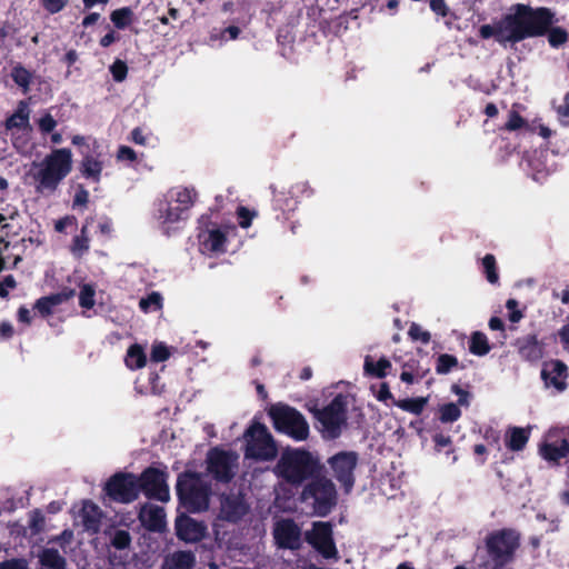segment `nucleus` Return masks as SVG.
<instances>
[{"instance_id": "obj_36", "label": "nucleus", "mask_w": 569, "mask_h": 569, "mask_svg": "<svg viewBox=\"0 0 569 569\" xmlns=\"http://www.w3.org/2000/svg\"><path fill=\"white\" fill-rule=\"evenodd\" d=\"M491 350L487 336L481 331H475L469 340V351L475 356H486Z\"/></svg>"}, {"instance_id": "obj_11", "label": "nucleus", "mask_w": 569, "mask_h": 569, "mask_svg": "<svg viewBox=\"0 0 569 569\" xmlns=\"http://www.w3.org/2000/svg\"><path fill=\"white\" fill-rule=\"evenodd\" d=\"M519 546V538L515 531L501 530L492 533L487 540L489 556L501 567L509 562Z\"/></svg>"}, {"instance_id": "obj_49", "label": "nucleus", "mask_w": 569, "mask_h": 569, "mask_svg": "<svg viewBox=\"0 0 569 569\" xmlns=\"http://www.w3.org/2000/svg\"><path fill=\"white\" fill-rule=\"evenodd\" d=\"M170 350L163 342L154 343L151 348L150 359L152 362H163L169 359Z\"/></svg>"}, {"instance_id": "obj_2", "label": "nucleus", "mask_w": 569, "mask_h": 569, "mask_svg": "<svg viewBox=\"0 0 569 569\" xmlns=\"http://www.w3.org/2000/svg\"><path fill=\"white\" fill-rule=\"evenodd\" d=\"M73 168L72 151L54 148L39 162H32V178L38 192L53 193Z\"/></svg>"}, {"instance_id": "obj_64", "label": "nucleus", "mask_w": 569, "mask_h": 569, "mask_svg": "<svg viewBox=\"0 0 569 569\" xmlns=\"http://www.w3.org/2000/svg\"><path fill=\"white\" fill-rule=\"evenodd\" d=\"M18 320L20 322H23L26 325H30L31 321H32V317H31V312L28 308H26L24 306H21L19 309H18Z\"/></svg>"}, {"instance_id": "obj_35", "label": "nucleus", "mask_w": 569, "mask_h": 569, "mask_svg": "<svg viewBox=\"0 0 569 569\" xmlns=\"http://www.w3.org/2000/svg\"><path fill=\"white\" fill-rule=\"evenodd\" d=\"M82 520L87 530H91L93 532L98 531L100 523V510L92 502H84L82 507Z\"/></svg>"}, {"instance_id": "obj_9", "label": "nucleus", "mask_w": 569, "mask_h": 569, "mask_svg": "<svg viewBox=\"0 0 569 569\" xmlns=\"http://www.w3.org/2000/svg\"><path fill=\"white\" fill-rule=\"evenodd\" d=\"M347 398L346 395L339 393L330 405L322 409H313L316 418L329 438H337L346 423Z\"/></svg>"}, {"instance_id": "obj_5", "label": "nucleus", "mask_w": 569, "mask_h": 569, "mask_svg": "<svg viewBox=\"0 0 569 569\" xmlns=\"http://www.w3.org/2000/svg\"><path fill=\"white\" fill-rule=\"evenodd\" d=\"M178 495L183 505L192 512H199L209 508L210 487L201 475L184 472L178 478Z\"/></svg>"}, {"instance_id": "obj_50", "label": "nucleus", "mask_w": 569, "mask_h": 569, "mask_svg": "<svg viewBox=\"0 0 569 569\" xmlns=\"http://www.w3.org/2000/svg\"><path fill=\"white\" fill-rule=\"evenodd\" d=\"M110 72L116 82H122L128 76V66L124 61L117 59L110 66Z\"/></svg>"}, {"instance_id": "obj_52", "label": "nucleus", "mask_w": 569, "mask_h": 569, "mask_svg": "<svg viewBox=\"0 0 569 569\" xmlns=\"http://www.w3.org/2000/svg\"><path fill=\"white\" fill-rule=\"evenodd\" d=\"M525 126H526V120L517 111H511L509 113V119L505 123L503 128L507 131H516V130L521 129Z\"/></svg>"}, {"instance_id": "obj_33", "label": "nucleus", "mask_w": 569, "mask_h": 569, "mask_svg": "<svg viewBox=\"0 0 569 569\" xmlns=\"http://www.w3.org/2000/svg\"><path fill=\"white\" fill-rule=\"evenodd\" d=\"M39 561L43 567L50 569H66L67 566L64 557L53 548H44L39 553Z\"/></svg>"}, {"instance_id": "obj_47", "label": "nucleus", "mask_w": 569, "mask_h": 569, "mask_svg": "<svg viewBox=\"0 0 569 569\" xmlns=\"http://www.w3.org/2000/svg\"><path fill=\"white\" fill-rule=\"evenodd\" d=\"M409 337L413 341H420L423 345H428L431 340V335L429 331H426L416 322H412L408 330Z\"/></svg>"}, {"instance_id": "obj_60", "label": "nucleus", "mask_w": 569, "mask_h": 569, "mask_svg": "<svg viewBox=\"0 0 569 569\" xmlns=\"http://www.w3.org/2000/svg\"><path fill=\"white\" fill-rule=\"evenodd\" d=\"M241 30L239 27L237 26H229L227 28H224L222 31H221V39H230V40H236L239 34H240Z\"/></svg>"}, {"instance_id": "obj_29", "label": "nucleus", "mask_w": 569, "mask_h": 569, "mask_svg": "<svg viewBox=\"0 0 569 569\" xmlns=\"http://www.w3.org/2000/svg\"><path fill=\"white\" fill-rule=\"evenodd\" d=\"M392 369V365L389 359L381 357L378 360L375 357L368 355L363 361V371L367 377L382 379L387 377Z\"/></svg>"}, {"instance_id": "obj_56", "label": "nucleus", "mask_w": 569, "mask_h": 569, "mask_svg": "<svg viewBox=\"0 0 569 569\" xmlns=\"http://www.w3.org/2000/svg\"><path fill=\"white\" fill-rule=\"evenodd\" d=\"M237 214L239 218V226L241 228H248L251 224L252 218L254 216V212H251L246 207H239L237 210Z\"/></svg>"}, {"instance_id": "obj_62", "label": "nucleus", "mask_w": 569, "mask_h": 569, "mask_svg": "<svg viewBox=\"0 0 569 569\" xmlns=\"http://www.w3.org/2000/svg\"><path fill=\"white\" fill-rule=\"evenodd\" d=\"M119 36L113 31V30H110L108 33H106L101 39H100V46L103 47V48H108L110 47L114 41L119 40Z\"/></svg>"}, {"instance_id": "obj_25", "label": "nucleus", "mask_w": 569, "mask_h": 569, "mask_svg": "<svg viewBox=\"0 0 569 569\" xmlns=\"http://www.w3.org/2000/svg\"><path fill=\"white\" fill-rule=\"evenodd\" d=\"M516 347L520 357L527 361L536 362L543 357V345L536 335L520 337L516 341Z\"/></svg>"}, {"instance_id": "obj_44", "label": "nucleus", "mask_w": 569, "mask_h": 569, "mask_svg": "<svg viewBox=\"0 0 569 569\" xmlns=\"http://www.w3.org/2000/svg\"><path fill=\"white\" fill-rule=\"evenodd\" d=\"M139 307L143 312H148L150 310H159L162 308V297L159 292L153 291L146 298L140 299Z\"/></svg>"}, {"instance_id": "obj_45", "label": "nucleus", "mask_w": 569, "mask_h": 569, "mask_svg": "<svg viewBox=\"0 0 569 569\" xmlns=\"http://www.w3.org/2000/svg\"><path fill=\"white\" fill-rule=\"evenodd\" d=\"M423 373L415 371V363H406L400 373V380L407 385H412L420 381L423 378Z\"/></svg>"}, {"instance_id": "obj_58", "label": "nucleus", "mask_w": 569, "mask_h": 569, "mask_svg": "<svg viewBox=\"0 0 569 569\" xmlns=\"http://www.w3.org/2000/svg\"><path fill=\"white\" fill-rule=\"evenodd\" d=\"M557 113L563 123L569 124V91L565 94L563 103L557 108Z\"/></svg>"}, {"instance_id": "obj_43", "label": "nucleus", "mask_w": 569, "mask_h": 569, "mask_svg": "<svg viewBox=\"0 0 569 569\" xmlns=\"http://www.w3.org/2000/svg\"><path fill=\"white\" fill-rule=\"evenodd\" d=\"M94 296H96L94 287L90 283H84L81 287L80 293H79L80 307H82L84 309L93 308V306L96 303Z\"/></svg>"}, {"instance_id": "obj_28", "label": "nucleus", "mask_w": 569, "mask_h": 569, "mask_svg": "<svg viewBox=\"0 0 569 569\" xmlns=\"http://www.w3.org/2000/svg\"><path fill=\"white\" fill-rule=\"evenodd\" d=\"M82 154L83 157L79 166L81 176L94 183L100 182L103 162L89 152H82Z\"/></svg>"}, {"instance_id": "obj_30", "label": "nucleus", "mask_w": 569, "mask_h": 569, "mask_svg": "<svg viewBox=\"0 0 569 569\" xmlns=\"http://www.w3.org/2000/svg\"><path fill=\"white\" fill-rule=\"evenodd\" d=\"M92 218H87L80 229V233L74 236L70 246L71 253L77 258H82L84 253L89 251L90 238L88 227L91 223Z\"/></svg>"}, {"instance_id": "obj_37", "label": "nucleus", "mask_w": 569, "mask_h": 569, "mask_svg": "<svg viewBox=\"0 0 569 569\" xmlns=\"http://www.w3.org/2000/svg\"><path fill=\"white\" fill-rule=\"evenodd\" d=\"M505 31L507 30L503 21L498 26L482 24L479 28V36L482 39H489L491 37H495L498 42H508L506 40L507 34H505Z\"/></svg>"}, {"instance_id": "obj_6", "label": "nucleus", "mask_w": 569, "mask_h": 569, "mask_svg": "<svg viewBox=\"0 0 569 569\" xmlns=\"http://www.w3.org/2000/svg\"><path fill=\"white\" fill-rule=\"evenodd\" d=\"M247 458L271 460L277 456V447L267 427L253 423L244 433Z\"/></svg>"}, {"instance_id": "obj_1", "label": "nucleus", "mask_w": 569, "mask_h": 569, "mask_svg": "<svg viewBox=\"0 0 569 569\" xmlns=\"http://www.w3.org/2000/svg\"><path fill=\"white\" fill-rule=\"evenodd\" d=\"M512 9L513 12L503 18L508 32L506 40L511 43L546 36L550 27L557 22L555 12L546 7L532 8L528 4L517 3Z\"/></svg>"}, {"instance_id": "obj_26", "label": "nucleus", "mask_w": 569, "mask_h": 569, "mask_svg": "<svg viewBox=\"0 0 569 569\" xmlns=\"http://www.w3.org/2000/svg\"><path fill=\"white\" fill-rule=\"evenodd\" d=\"M164 510L156 505H144L139 513L141 522L151 531H159L164 527Z\"/></svg>"}, {"instance_id": "obj_51", "label": "nucleus", "mask_w": 569, "mask_h": 569, "mask_svg": "<svg viewBox=\"0 0 569 569\" xmlns=\"http://www.w3.org/2000/svg\"><path fill=\"white\" fill-rule=\"evenodd\" d=\"M57 124V120L48 112L38 120L39 130L43 134L51 133Z\"/></svg>"}, {"instance_id": "obj_12", "label": "nucleus", "mask_w": 569, "mask_h": 569, "mask_svg": "<svg viewBox=\"0 0 569 569\" xmlns=\"http://www.w3.org/2000/svg\"><path fill=\"white\" fill-rule=\"evenodd\" d=\"M239 456L231 451L212 449L207 456V469L218 481H230L238 470Z\"/></svg>"}, {"instance_id": "obj_24", "label": "nucleus", "mask_w": 569, "mask_h": 569, "mask_svg": "<svg viewBox=\"0 0 569 569\" xmlns=\"http://www.w3.org/2000/svg\"><path fill=\"white\" fill-rule=\"evenodd\" d=\"M76 295L74 289L63 288L60 292L39 298L34 303V309L42 318L53 313V308L70 300Z\"/></svg>"}, {"instance_id": "obj_55", "label": "nucleus", "mask_w": 569, "mask_h": 569, "mask_svg": "<svg viewBox=\"0 0 569 569\" xmlns=\"http://www.w3.org/2000/svg\"><path fill=\"white\" fill-rule=\"evenodd\" d=\"M430 9L437 16L446 18L451 13L450 8L447 6L445 0H430Z\"/></svg>"}, {"instance_id": "obj_20", "label": "nucleus", "mask_w": 569, "mask_h": 569, "mask_svg": "<svg viewBox=\"0 0 569 569\" xmlns=\"http://www.w3.org/2000/svg\"><path fill=\"white\" fill-rule=\"evenodd\" d=\"M568 377V368L561 360L555 359L543 363L541 378L546 387H553L558 391L567 387L566 379Z\"/></svg>"}, {"instance_id": "obj_59", "label": "nucleus", "mask_w": 569, "mask_h": 569, "mask_svg": "<svg viewBox=\"0 0 569 569\" xmlns=\"http://www.w3.org/2000/svg\"><path fill=\"white\" fill-rule=\"evenodd\" d=\"M0 569H27V565L23 560L11 559L0 562Z\"/></svg>"}, {"instance_id": "obj_63", "label": "nucleus", "mask_w": 569, "mask_h": 569, "mask_svg": "<svg viewBox=\"0 0 569 569\" xmlns=\"http://www.w3.org/2000/svg\"><path fill=\"white\" fill-rule=\"evenodd\" d=\"M72 222H76V218L73 216H66L56 222L54 229L58 232H63L66 227Z\"/></svg>"}, {"instance_id": "obj_48", "label": "nucleus", "mask_w": 569, "mask_h": 569, "mask_svg": "<svg viewBox=\"0 0 569 569\" xmlns=\"http://www.w3.org/2000/svg\"><path fill=\"white\" fill-rule=\"evenodd\" d=\"M461 412L456 403H448L440 408V420L442 422H452L459 419Z\"/></svg>"}, {"instance_id": "obj_18", "label": "nucleus", "mask_w": 569, "mask_h": 569, "mask_svg": "<svg viewBox=\"0 0 569 569\" xmlns=\"http://www.w3.org/2000/svg\"><path fill=\"white\" fill-rule=\"evenodd\" d=\"M249 512V505L241 492H228L220 496L218 517L229 522L241 520Z\"/></svg>"}, {"instance_id": "obj_22", "label": "nucleus", "mask_w": 569, "mask_h": 569, "mask_svg": "<svg viewBox=\"0 0 569 569\" xmlns=\"http://www.w3.org/2000/svg\"><path fill=\"white\" fill-rule=\"evenodd\" d=\"M377 399L386 405H395L403 411L419 415L428 402V397H399L393 393H377Z\"/></svg>"}, {"instance_id": "obj_57", "label": "nucleus", "mask_w": 569, "mask_h": 569, "mask_svg": "<svg viewBox=\"0 0 569 569\" xmlns=\"http://www.w3.org/2000/svg\"><path fill=\"white\" fill-rule=\"evenodd\" d=\"M118 160L133 162L137 160L136 151L128 146H120L117 152Z\"/></svg>"}, {"instance_id": "obj_3", "label": "nucleus", "mask_w": 569, "mask_h": 569, "mask_svg": "<svg viewBox=\"0 0 569 569\" xmlns=\"http://www.w3.org/2000/svg\"><path fill=\"white\" fill-rule=\"evenodd\" d=\"M198 193L194 188H181L171 194V199L160 200L157 203L154 218L167 236L170 234L171 224L188 218V212L194 204Z\"/></svg>"}, {"instance_id": "obj_19", "label": "nucleus", "mask_w": 569, "mask_h": 569, "mask_svg": "<svg viewBox=\"0 0 569 569\" xmlns=\"http://www.w3.org/2000/svg\"><path fill=\"white\" fill-rule=\"evenodd\" d=\"M176 531L179 539L198 542L206 537L207 526L189 516H180L176 520Z\"/></svg>"}, {"instance_id": "obj_23", "label": "nucleus", "mask_w": 569, "mask_h": 569, "mask_svg": "<svg viewBox=\"0 0 569 569\" xmlns=\"http://www.w3.org/2000/svg\"><path fill=\"white\" fill-rule=\"evenodd\" d=\"M198 239L202 250L206 252L222 253L226 251L227 236L217 227L201 230L198 233Z\"/></svg>"}, {"instance_id": "obj_38", "label": "nucleus", "mask_w": 569, "mask_h": 569, "mask_svg": "<svg viewBox=\"0 0 569 569\" xmlns=\"http://www.w3.org/2000/svg\"><path fill=\"white\" fill-rule=\"evenodd\" d=\"M482 271L489 283L496 284L499 281V273L497 268V260L492 253H487L482 258Z\"/></svg>"}, {"instance_id": "obj_54", "label": "nucleus", "mask_w": 569, "mask_h": 569, "mask_svg": "<svg viewBox=\"0 0 569 569\" xmlns=\"http://www.w3.org/2000/svg\"><path fill=\"white\" fill-rule=\"evenodd\" d=\"M68 2L69 0H41L42 7L51 14L63 10Z\"/></svg>"}, {"instance_id": "obj_32", "label": "nucleus", "mask_w": 569, "mask_h": 569, "mask_svg": "<svg viewBox=\"0 0 569 569\" xmlns=\"http://www.w3.org/2000/svg\"><path fill=\"white\" fill-rule=\"evenodd\" d=\"M124 363L131 370L143 368L147 363V355L143 348L138 343L131 345L127 350Z\"/></svg>"}, {"instance_id": "obj_17", "label": "nucleus", "mask_w": 569, "mask_h": 569, "mask_svg": "<svg viewBox=\"0 0 569 569\" xmlns=\"http://www.w3.org/2000/svg\"><path fill=\"white\" fill-rule=\"evenodd\" d=\"M141 488L149 498L161 502L170 499L167 475L158 469L149 468L141 475Z\"/></svg>"}, {"instance_id": "obj_53", "label": "nucleus", "mask_w": 569, "mask_h": 569, "mask_svg": "<svg viewBox=\"0 0 569 569\" xmlns=\"http://www.w3.org/2000/svg\"><path fill=\"white\" fill-rule=\"evenodd\" d=\"M88 202L89 191L82 184H79L72 200V208L87 207Z\"/></svg>"}, {"instance_id": "obj_15", "label": "nucleus", "mask_w": 569, "mask_h": 569, "mask_svg": "<svg viewBox=\"0 0 569 569\" xmlns=\"http://www.w3.org/2000/svg\"><path fill=\"white\" fill-rule=\"evenodd\" d=\"M358 462V456L353 451H342L328 460L335 477L342 483L347 491L353 486V470Z\"/></svg>"}, {"instance_id": "obj_41", "label": "nucleus", "mask_w": 569, "mask_h": 569, "mask_svg": "<svg viewBox=\"0 0 569 569\" xmlns=\"http://www.w3.org/2000/svg\"><path fill=\"white\" fill-rule=\"evenodd\" d=\"M11 78L16 84L21 87L24 91H27L31 83L32 76L29 70H27L23 66L19 63L12 68Z\"/></svg>"}, {"instance_id": "obj_16", "label": "nucleus", "mask_w": 569, "mask_h": 569, "mask_svg": "<svg viewBox=\"0 0 569 569\" xmlns=\"http://www.w3.org/2000/svg\"><path fill=\"white\" fill-rule=\"evenodd\" d=\"M106 490L113 500L128 503L138 497L139 486L133 476L117 475L108 481Z\"/></svg>"}, {"instance_id": "obj_21", "label": "nucleus", "mask_w": 569, "mask_h": 569, "mask_svg": "<svg viewBox=\"0 0 569 569\" xmlns=\"http://www.w3.org/2000/svg\"><path fill=\"white\" fill-rule=\"evenodd\" d=\"M276 542L281 548L297 549L300 545V529L292 520H280L273 529Z\"/></svg>"}, {"instance_id": "obj_34", "label": "nucleus", "mask_w": 569, "mask_h": 569, "mask_svg": "<svg viewBox=\"0 0 569 569\" xmlns=\"http://www.w3.org/2000/svg\"><path fill=\"white\" fill-rule=\"evenodd\" d=\"M529 430L523 428H510L506 435L507 447L513 451L522 450L528 442Z\"/></svg>"}, {"instance_id": "obj_31", "label": "nucleus", "mask_w": 569, "mask_h": 569, "mask_svg": "<svg viewBox=\"0 0 569 569\" xmlns=\"http://www.w3.org/2000/svg\"><path fill=\"white\" fill-rule=\"evenodd\" d=\"M30 112L24 101H20L17 110L7 118L4 126L7 130L13 128L22 129L29 126Z\"/></svg>"}, {"instance_id": "obj_42", "label": "nucleus", "mask_w": 569, "mask_h": 569, "mask_svg": "<svg viewBox=\"0 0 569 569\" xmlns=\"http://www.w3.org/2000/svg\"><path fill=\"white\" fill-rule=\"evenodd\" d=\"M548 36V42L552 48H559L568 41V32L561 27H550L546 33Z\"/></svg>"}, {"instance_id": "obj_13", "label": "nucleus", "mask_w": 569, "mask_h": 569, "mask_svg": "<svg viewBox=\"0 0 569 569\" xmlns=\"http://www.w3.org/2000/svg\"><path fill=\"white\" fill-rule=\"evenodd\" d=\"M312 189L309 187L307 181H300L292 184L287 191L273 190L272 208L276 211H280L284 219L289 218V214L295 212L298 208L300 197H310Z\"/></svg>"}, {"instance_id": "obj_39", "label": "nucleus", "mask_w": 569, "mask_h": 569, "mask_svg": "<svg viewBox=\"0 0 569 569\" xmlns=\"http://www.w3.org/2000/svg\"><path fill=\"white\" fill-rule=\"evenodd\" d=\"M133 12L129 7H123L113 10L110 14V20L118 29H126L132 22Z\"/></svg>"}, {"instance_id": "obj_14", "label": "nucleus", "mask_w": 569, "mask_h": 569, "mask_svg": "<svg viewBox=\"0 0 569 569\" xmlns=\"http://www.w3.org/2000/svg\"><path fill=\"white\" fill-rule=\"evenodd\" d=\"M307 541L325 558H337L338 551L332 539V528L328 522H315L306 533Z\"/></svg>"}, {"instance_id": "obj_10", "label": "nucleus", "mask_w": 569, "mask_h": 569, "mask_svg": "<svg viewBox=\"0 0 569 569\" xmlns=\"http://www.w3.org/2000/svg\"><path fill=\"white\" fill-rule=\"evenodd\" d=\"M539 455L549 463L559 465L569 457V428L550 429L538 447Z\"/></svg>"}, {"instance_id": "obj_40", "label": "nucleus", "mask_w": 569, "mask_h": 569, "mask_svg": "<svg viewBox=\"0 0 569 569\" xmlns=\"http://www.w3.org/2000/svg\"><path fill=\"white\" fill-rule=\"evenodd\" d=\"M459 368L458 359L449 353H442L437 358L436 371L439 375H447L453 369Z\"/></svg>"}, {"instance_id": "obj_61", "label": "nucleus", "mask_w": 569, "mask_h": 569, "mask_svg": "<svg viewBox=\"0 0 569 569\" xmlns=\"http://www.w3.org/2000/svg\"><path fill=\"white\" fill-rule=\"evenodd\" d=\"M12 226L6 221L4 224L1 226L0 229V243H4V248H8L9 243L7 242V238L13 234Z\"/></svg>"}, {"instance_id": "obj_46", "label": "nucleus", "mask_w": 569, "mask_h": 569, "mask_svg": "<svg viewBox=\"0 0 569 569\" xmlns=\"http://www.w3.org/2000/svg\"><path fill=\"white\" fill-rule=\"evenodd\" d=\"M110 542L117 549H126L131 543L130 533L127 530H116L110 536Z\"/></svg>"}, {"instance_id": "obj_7", "label": "nucleus", "mask_w": 569, "mask_h": 569, "mask_svg": "<svg viewBox=\"0 0 569 569\" xmlns=\"http://www.w3.org/2000/svg\"><path fill=\"white\" fill-rule=\"evenodd\" d=\"M276 428L296 440H305L309 435V426L305 418L295 409L276 405L270 409Z\"/></svg>"}, {"instance_id": "obj_4", "label": "nucleus", "mask_w": 569, "mask_h": 569, "mask_svg": "<svg viewBox=\"0 0 569 569\" xmlns=\"http://www.w3.org/2000/svg\"><path fill=\"white\" fill-rule=\"evenodd\" d=\"M317 469L313 457L300 449H290L282 452L274 467V473L290 485L299 486L311 477Z\"/></svg>"}, {"instance_id": "obj_27", "label": "nucleus", "mask_w": 569, "mask_h": 569, "mask_svg": "<svg viewBox=\"0 0 569 569\" xmlns=\"http://www.w3.org/2000/svg\"><path fill=\"white\" fill-rule=\"evenodd\" d=\"M196 563L192 551L177 550L168 553L161 565V569H191Z\"/></svg>"}, {"instance_id": "obj_8", "label": "nucleus", "mask_w": 569, "mask_h": 569, "mask_svg": "<svg viewBox=\"0 0 569 569\" xmlns=\"http://www.w3.org/2000/svg\"><path fill=\"white\" fill-rule=\"evenodd\" d=\"M301 497L303 501L313 500V510L320 517L328 515L337 500L335 485L327 478H319L309 483Z\"/></svg>"}]
</instances>
